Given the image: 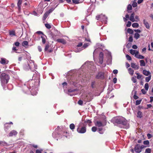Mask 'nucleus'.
Returning <instances> with one entry per match:
<instances>
[{
	"label": "nucleus",
	"instance_id": "60",
	"mask_svg": "<svg viewBox=\"0 0 153 153\" xmlns=\"http://www.w3.org/2000/svg\"><path fill=\"white\" fill-rule=\"evenodd\" d=\"M20 44V43L19 42H17L14 43V45L17 46L18 47L19 46V45Z\"/></svg>",
	"mask_w": 153,
	"mask_h": 153
},
{
	"label": "nucleus",
	"instance_id": "24",
	"mask_svg": "<svg viewBox=\"0 0 153 153\" xmlns=\"http://www.w3.org/2000/svg\"><path fill=\"white\" fill-rule=\"evenodd\" d=\"M143 74L146 76L150 75V73L149 71H147L146 70H143Z\"/></svg>",
	"mask_w": 153,
	"mask_h": 153
},
{
	"label": "nucleus",
	"instance_id": "44",
	"mask_svg": "<svg viewBox=\"0 0 153 153\" xmlns=\"http://www.w3.org/2000/svg\"><path fill=\"white\" fill-rule=\"evenodd\" d=\"M142 100H137L136 101V105H139L141 102Z\"/></svg>",
	"mask_w": 153,
	"mask_h": 153
},
{
	"label": "nucleus",
	"instance_id": "2",
	"mask_svg": "<svg viewBox=\"0 0 153 153\" xmlns=\"http://www.w3.org/2000/svg\"><path fill=\"white\" fill-rule=\"evenodd\" d=\"M0 78L2 85L3 86L8 83L9 79V76L5 73H2L0 75Z\"/></svg>",
	"mask_w": 153,
	"mask_h": 153
},
{
	"label": "nucleus",
	"instance_id": "14",
	"mask_svg": "<svg viewBox=\"0 0 153 153\" xmlns=\"http://www.w3.org/2000/svg\"><path fill=\"white\" fill-rule=\"evenodd\" d=\"M29 67H35L33 60H31L28 63Z\"/></svg>",
	"mask_w": 153,
	"mask_h": 153
},
{
	"label": "nucleus",
	"instance_id": "61",
	"mask_svg": "<svg viewBox=\"0 0 153 153\" xmlns=\"http://www.w3.org/2000/svg\"><path fill=\"white\" fill-rule=\"evenodd\" d=\"M141 91L142 92V93L144 94H145L146 93V92L145 90L144 89H143L141 90Z\"/></svg>",
	"mask_w": 153,
	"mask_h": 153
},
{
	"label": "nucleus",
	"instance_id": "62",
	"mask_svg": "<svg viewBox=\"0 0 153 153\" xmlns=\"http://www.w3.org/2000/svg\"><path fill=\"white\" fill-rule=\"evenodd\" d=\"M113 73L114 74H116L118 73V71L117 70H114L113 71Z\"/></svg>",
	"mask_w": 153,
	"mask_h": 153
},
{
	"label": "nucleus",
	"instance_id": "48",
	"mask_svg": "<svg viewBox=\"0 0 153 153\" xmlns=\"http://www.w3.org/2000/svg\"><path fill=\"white\" fill-rule=\"evenodd\" d=\"M131 80L134 83H136L137 81L136 79L134 77H132L131 78Z\"/></svg>",
	"mask_w": 153,
	"mask_h": 153
},
{
	"label": "nucleus",
	"instance_id": "12",
	"mask_svg": "<svg viewBox=\"0 0 153 153\" xmlns=\"http://www.w3.org/2000/svg\"><path fill=\"white\" fill-rule=\"evenodd\" d=\"M104 77V73L102 72L99 73L96 76V78L97 79H103Z\"/></svg>",
	"mask_w": 153,
	"mask_h": 153
},
{
	"label": "nucleus",
	"instance_id": "54",
	"mask_svg": "<svg viewBox=\"0 0 153 153\" xmlns=\"http://www.w3.org/2000/svg\"><path fill=\"white\" fill-rule=\"evenodd\" d=\"M126 57L127 59L128 60H131V56L128 54L126 55Z\"/></svg>",
	"mask_w": 153,
	"mask_h": 153
},
{
	"label": "nucleus",
	"instance_id": "47",
	"mask_svg": "<svg viewBox=\"0 0 153 153\" xmlns=\"http://www.w3.org/2000/svg\"><path fill=\"white\" fill-rule=\"evenodd\" d=\"M77 91L76 89H69L68 90V92L70 93L73 92H74Z\"/></svg>",
	"mask_w": 153,
	"mask_h": 153
},
{
	"label": "nucleus",
	"instance_id": "39",
	"mask_svg": "<svg viewBox=\"0 0 153 153\" xmlns=\"http://www.w3.org/2000/svg\"><path fill=\"white\" fill-rule=\"evenodd\" d=\"M151 149L150 148H147L146 149L145 153H151Z\"/></svg>",
	"mask_w": 153,
	"mask_h": 153
},
{
	"label": "nucleus",
	"instance_id": "19",
	"mask_svg": "<svg viewBox=\"0 0 153 153\" xmlns=\"http://www.w3.org/2000/svg\"><path fill=\"white\" fill-rule=\"evenodd\" d=\"M111 53H109V56L108 57V59L107 60V63L108 65L111 64Z\"/></svg>",
	"mask_w": 153,
	"mask_h": 153
},
{
	"label": "nucleus",
	"instance_id": "37",
	"mask_svg": "<svg viewBox=\"0 0 153 153\" xmlns=\"http://www.w3.org/2000/svg\"><path fill=\"white\" fill-rule=\"evenodd\" d=\"M82 45V42H80L78 43V45L76 46V49H75V50H76L77 49H79V48H78V47H79L81 46Z\"/></svg>",
	"mask_w": 153,
	"mask_h": 153
},
{
	"label": "nucleus",
	"instance_id": "57",
	"mask_svg": "<svg viewBox=\"0 0 153 153\" xmlns=\"http://www.w3.org/2000/svg\"><path fill=\"white\" fill-rule=\"evenodd\" d=\"M54 10V8H52L50 9L47 12V13H48L49 14L50 13H51Z\"/></svg>",
	"mask_w": 153,
	"mask_h": 153
},
{
	"label": "nucleus",
	"instance_id": "31",
	"mask_svg": "<svg viewBox=\"0 0 153 153\" xmlns=\"http://www.w3.org/2000/svg\"><path fill=\"white\" fill-rule=\"evenodd\" d=\"M72 2L75 4H78L80 3H81V1H80V0H72Z\"/></svg>",
	"mask_w": 153,
	"mask_h": 153
},
{
	"label": "nucleus",
	"instance_id": "13",
	"mask_svg": "<svg viewBox=\"0 0 153 153\" xmlns=\"http://www.w3.org/2000/svg\"><path fill=\"white\" fill-rule=\"evenodd\" d=\"M134 16L135 13L134 12H133L131 14L129 18L130 20L132 22H134L135 21L134 18Z\"/></svg>",
	"mask_w": 153,
	"mask_h": 153
},
{
	"label": "nucleus",
	"instance_id": "29",
	"mask_svg": "<svg viewBox=\"0 0 153 153\" xmlns=\"http://www.w3.org/2000/svg\"><path fill=\"white\" fill-rule=\"evenodd\" d=\"M132 26L134 28H137L139 27V25L137 23H134L132 24Z\"/></svg>",
	"mask_w": 153,
	"mask_h": 153
},
{
	"label": "nucleus",
	"instance_id": "23",
	"mask_svg": "<svg viewBox=\"0 0 153 153\" xmlns=\"http://www.w3.org/2000/svg\"><path fill=\"white\" fill-rule=\"evenodd\" d=\"M143 114L140 111H139L137 113V117L138 118H141L143 117Z\"/></svg>",
	"mask_w": 153,
	"mask_h": 153
},
{
	"label": "nucleus",
	"instance_id": "3",
	"mask_svg": "<svg viewBox=\"0 0 153 153\" xmlns=\"http://www.w3.org/2000/svg\"><path fill=\"white\" fill-rule=\"evenodd\" d=\"M96 19L97 20H98L100 19V20L102 22H103L105 23H106L107 22V18L105 16V15H103L101 14L100 15H97L96 16Z\"/></svg>",
	"mask_w": 153,
	"mask_h": 153
},
{
	"label": "nucleus",
	"instance_id": "21",
	"mask_svg": "<svg viewBox=\"0 0 153 153\" xmlns=\"http://www.w3.org/2000/svg\"><path fill=\"white\" fill-rule=\"evenodd\" d=\"M85 101L86 102H90L91 100V97H89L88 96H86L84 99Z\"/></svg>",
	"mask_w": 153,
	"mask_h": 153
},
{
	"label": "nucleus",
	"instance_id": "45",
	"mask_svg": "<svg viewBox=\"0 0 153 153\" xmlns=\"http://www.w3.org/2000/svg\"><path fill=\"white\" fill-rule=\"evenodd\" d=\"M143 143L144 144L146 145H149V142L148 140L144 141Z\"/></svg>",
	"mask_w": 153,
	"mask_h": 153
},
{
	"label": "nucleus",
	"instance_id": "8",
	"mask_svg": "<svg viewBox=\"0 0 153 153\" xmlns=\"http://www.w3.org/2000/svg\"><path fill=\"white\" fill-rule=\"evenodd\" d=\"M103 53L101 52L100 53L99 56V61L98 63L100 64H102L103 63Z\"/></svg>",
	"mask_w": 153,
	"mask_h": 153
},
{
	"label": "nucleus",
	"instance_id": "49",
	"mask_svg": "<svg viewBox=\"0 0 153 153\" xmlns=\"http://www.w3.org/2000/svg\"><path fill=\"white\" fill-rule=\"evenodd\" d=\"M131 23L130 21H128L127 22V23L126 24V26L128 27H130L131 25Z\"/></svg>",
	"mask_w": 153,
	"mask_h": 153
},
{
	"label": "nucleus",
	"instance_id": "34",
	"mask_svg": "<svg viewBox=\"0 0 153 153\" xmlns=\"http://www.w3.org/2000/svg\"><path fill=\"white\" fill-rule=\"evenodd\" d=\"M69 127L70 128L73 130L75 128V126L73 123H71L70 124Z\"/></svg>",
	"mask_w": 153,
	"mask_h": 153
},
{
	"label": "nucleus",
	"instance_id": "18",
	"mask_svg": "<svg viewBox=\"0 0 153 153\" xmlns=\"http://www.w3.org/2000/svg\"><path fill=\"white\" fill-rule=\"evenodd\" d=\"M143 22L146 28L147 29L149 28L150 27V26L148 22L146 21L145 19H144L143 20Z\"/></svg>",
	"mask_w": 153,
	"mask_h": 153
},
{
	"label": "nucleus",
	"instance_id": "35",
	"mask_svg": "<svg viewBox=\"0 0 153 153\" xmlns=\"http://www.w3.org/2000/svg\"><path fill=\"white\" fill-rule=\"evenodd\" d=\"M132 6L134 7H136L137 6V3L136 1L134 0L133 1Z\"/></svg>",
	"mask_w": 153,
	"mask_h": 153
},
{
	"label": "nucleus",
	"instance_id": "9",
	"mask_svg": "<svg viewBox=\"0 0 153 153\" xmlns=\"http://www.w3.org/2000/svg\"><path fill=\"white\" fill-rule=\"evenodd\" d=\"M8 62V60L5 58H1L0 61V63L3 65L7 64Z\"/></svg>",
	"mask_w": 153,
	"mask_h": 153
},
{
	"label": "nucleus",
	"instance_id": "32",
	"mask_svg": "<svg viewBox=\"0 0 153 153\" xmlns=\"http://www.w3.org/2000/svg\"><path fill=\"white\" fill-rule=\"evenodd\" d=\"M140 65L141 66H145V63L143 60H140Z\"/></svg>",
	"mask_w": 153,
	"mask_h": 153
},
{
	"label": "nucleus",
	"instance_id": "46",
	"mask_svg": "<svg viewBox=\"0 0 153 153\" xmlns=\"http://www.w3.org/2000/svg\"><path fill=\"white\" fill-rule=\"evenodd\" d=\"M135 22H138L139 21L140 19L139 18V16H136L135 17Z\"/></svg>",
	"mask_w": 153,
	"mask_h": 153
},
{
	"label": "nucleus",
	"instance_id": "7",
	"mask_svg": "<svg viewBox=\"0 0 153 153\" xmlns=\"http://www.w3.org/2000/svg\"><path fill=\"white\" fill-rule=\"evenodd\" d=\"M89 45V44L88 43H85L83 45L82 47L81 48H79L78 49H77L76 50H75V52H80L83 49H85L87 47H88Z\"/></svg>",
	"mask_w": 153,
	"mask_h": 153
},
{
	"label": "nucleus",
	"instance_id": "63",
	"mask_svg": "<svg viewBox=\"0 0 153 153\" xmlns=\"http://www.w3.org/2000/svg\"><path fill=\"white\" fill-rule=\"evenodd\" d=\"M95 84V82H92L91 83V86L92 88H94V85Z\"/></svg>",
	"mask_w": 153,
	"mask_h": 153
},
{
	"label": "nucleus",
	"instance_id": "51",
	"mask_svg": "<svg viewBox=\"0 0 153 153\" xmlns=\"http://www.w3.org/2000/svg\"><path fill=\"white\" fill-rule=\"evenodd\" d=\"M50 47V46L48 44H47L46 45L45 48V51H47L48 50V49Z\"/></svg>",
	"mask_w": 153,
	"mask_h": 153
},
{
	"label": "nucleus",
	"instance_id": "59",
	"mask_svg": "<svg viewBox=\"0 0 153 153\" xmlns=\"http://www.w3.org/2000/svg\"><path fill=\"white\" fill-rule=\"evenodd\" d=\"M113 82L115 84L117 82V79L116 77H114V78L113 80Z\"/></svg>",
	"mask_w": 153,
	"mask_h": 153
},
{
	"label": "nucleus",
	"instance_id": "43",
	"mask_svg": "<svg viewBox=\"0 0 153 153\" xmlns=\"http://www.w3.org/2000/svg\"><path fill=\"white\" fill-rule=\"evenodd\" d=\"M136 74L137 75V78L138 79H140L142 77V75H140L138 73H136Z\"/></svg>",
	"mask_w": 153,
	"mask_h": 153
},
{
	"label": "nucleus",
	"instance_id": "42",
	"mask_svg": "<svg viewBox=\"0 0 153 153\" xmlns=\"http://www.w3.org/2000/svg\"><path fill=\"white\" fill-rule=\"evenodd\" d=\"M149 87L148 84L147 83H146L144 87L146 90L147 91L148 90Z\"/></svg>",
	"mask_w": 153,
	"mask_h": 153
},
{
	"label": "nucleus",
	"instance_id": "56",
	"mask_svg": "<svg viewBox=\"0 0 153 153\" xmlns=\"http://www.w3.org/2000/svg\"><path fill=\"white\" fill-rule=\"evenodd\" d=\"M147 136L148 137V139H150L152 137V134H151L149 133H148L147 134Z\"/></svg>",
	"mask_w": 153,
	"mask_h": 153
},
{
	"label": "nucleus",
	"instance_id": "22",
	"mask_svg": "<svg viewBox=\"0 0 153 153\" xmlns=\"http://www.w3.org/2000/svg\"><path fill=\"white\" fill-rule=\"evenodd\" d=\"M138 52L137 51L133 50V49H131L130 50V53L132 55H134V56L135 57V55L137 53L136 52Z\"/></svg>",
	"mask_w": 153,
	"mask_h": 153
},
{
	"label": "nucleus",
	"instance_id": "11",
	"mask_svg": "<svg viewBox=\"0 0 153 153\" xmlns=\"http://www.w3.org/2000/svg\"><path fill=\"white\" fill-rule=\"evenodd\" d=\"M95 124L96 126L99 127L104 126V125L103 123L100 121H97Z\"/></svg>",
	"mask_w": 153,
	"mask_h": 153
},
{
	"label": "nucleus",
	"instance_id": "33",
	"mask_svg": "<svg viewBox=\"0 0 153 153\" xmlns=\"http://www.w3.org/2000/svg\"><path fill=\"white\" fill-rule=\"evenodd\" d=\"M151 77V75H149L148 77H146L145 79L146 82H148L150 80Z\"/></svg>",
	"mask_w": 153,
	"mask_h": 153
},
{
	"label": "nucleus",
	"instance_id": "38",
	"mask_svg": "<svg viewBox=\"0 0 153 153\" xmlns=\"http://www.w3.org/2000/svg\"><path fill=\"white\" fill-rule=\"evenodd\" d=\"M10 35L11 36H13L15 35V31H11L9 32Z\"/></svg>",
	"mask_w": 153,
	"mask_h": 153
},
{
	"label": "nucleus",
	"instance_id": "40",
	"mask_svg": "<svg viewBox=\"0 0 153 153\" xmlns=\"http://www.w3.org/2000/svg\"><path fill=\"white\" fill-rule=\"evenodd\" d=\"M45 27L48 29H49L51 28V25L48 23H46L45 24Z\"/></svg>",
	"mask_w": 153,
	"mask_h": 153
},
{
	"label": "nucleus",
	"instance_id": "41",
	"mask_svg": "<svg viewBox=\"0 0 153 153\" xmlns=\"http://www.w3.org/2000/svg\"><path fill=\"white\" fill-rule=\"evenodd\" d=\"M127 10H131L132 9V5L130 4L128 5L127 7Z\"/></svg>",
	"mask_w": 153,
	"mask_h": 153
},
{
	"label": "nucleus",
	"instance_id": "36",
	"mask_svg": "<svg viewBox=\"0 0 153 153\" xmlns=\"http://www.w3.org/2000/svg\"><path fill=\"white\" fill-rule=\"evenodd\" d=\"M140 35L139 34L137 33H136L134 34V37L136 39H137L140 37Z\"/></svg>",
	"mask_w": 153,
	"mask_h": 153
},
{
	"label": "nucleus",
	"instance_id": "50",
	"mask_svg": "<svg viewBox=\"0 0 153 153\" xmlns=\"http://www.w3.org/2000/svg\"><path fill=\"white\" fill-rule=\"evenodd\" d=\"M83 101L81 100H79L78 102V104L81 105H83Z\"/></svg>",
	"mask_w": 153,
	"mask_h": 153
},
{
	"label": "nucleus",
	"instance_id": "17",
	"mask_svg": "<svg viewBox=\"0 0 153 153\" xmlns=\"http://www.w3.org/2000/svg\"><path fill=\"white\" fill-rule=\"evenodd\" d=\"M136 53H136L137 54H136V55H135L136 57L137 58L139 59H144V57L143 56L139 54V52H136Z\"/></svg>",
	"mask_w": 153,
	"mask_h": 153
},
{
	"label": "nucleus",
	"instance_id": "5",
	"mask_svg": "<svg viewBox=\"0 0 153 153\" xmlns=\"http://www.w3.org/2000/svg\"><path fill=\"white\" fill-rule=\"evenodd\" d=\"M86 128L85 127L83 126L81 128L78 127L77 129V131L79 133L82 134L85 133L86 132Z\"/></svg>",
	"mask_w": 153,
	"mask_h": 153
},
{
	"label": "nucleus",
	"instance_id": "53",
	"mask_svg": "<svg viewBox=\"0 0 153 153\" xmlns=\"http://www.w3.org/2000/svg\"><path fill=\"white\" fill-rule=\"evenodd\" d=\"M97 129V128L96 127L94 126L93 127L91 128L92 131L93 132H95Z\"/></svg>",
	"mask_w": 153,
	"mask_h": 153
},
{
	"label": "nucleus",
	"instance_id": "28",
	"mask_svg": "<svg viewBox=\"0 0 153 153\" xmlns=\"http://www.w3.org/2000/svg\"><path fill=\"white\" fill-rule=\"evenodd\" d=\"M127 32L130 34H133L134 33V31L132 29L128 28L127 30Z\"/></svg>",
	"mask_w": 153,
	"mask_h": 153
},
{
	"label": "nucleus",
	"instance_id": "30",
	"mask_svg": "<svg viewBox=\"0 0 153 153\" xmlns=\"http://www.w3.org/2000/svg\"><path fill=\"white\" fill-rule=\"evenodd\" d=\"M22 44L23 46L26 47V46L28 45V42L27 41H24L22 42Z\"/></svg>",
	"mask_w": 153,
	"mask_h": 153
},
{
	"label": "nucleus",
	"instance_id": "16",
	"mask_svg": "<svg viewBox=\"0 0 153 153\" xmlns=\"http://www.w3.org/2000/svg\"><path fill=\"white\" fill-rule=\"evenodd\" d=\"M17 134L16 131L14 130H12L10 131L9 134V137H12L13 135H16Z\"/></svg>",
	"mask_w": 153,
	"mask_h": 153
},
{
	"label": "nucleus",
	"instance_id": "55",
	"mask_svg": "<svg viewBox=\"0 0 153 153\" xmlns=\"http://www.w3.org/2000/svg\"><path fill=\"white\" fill-rule=\"evenodd\" d=\"M136 92H135V94L133 96V97L135 100H137L138 98V97L136 95Z\"/></svg>",
	"mask_w": 153,
	"mask_h": 153
},
{
	"label": "nucleus",
	"instance_id": "25",
	"mask_svg": "<svg viewBox=\"0 0 153 153\" xmlns=\"http://www.w3.org/2000/svg\"><path fill=\"white\" fill-rule=\"evenodd\" d=\"M49 14L47 12L45 13L43 17V20H45L48 17Z\"/></svg>",
	"mask_w": 153,
	"mask_h": 153
},
{
	"label": "nucleus",
	"instance_id": "27",
	"mask_svg": "<svg viewBox=\"0 0 153 153\" xmlns=\"http://www.w3.org/2000/svg\"><path fill=\"white\" fill-rule=\"evenodd\" d=\"M128 71L129 74L131 75H133L134 74V71L131 68H130L128 69Z\"/></svg>",
	"mask_w": 153,
	"mask_h": 153
},
{
	"label": "nucleus",
	"instance_id": "15",
	"mask_svg": "<svg viewBox=\"0 0 153 153\" xmlns=\"http://www.w3.org/2000/svg\"><path fill=\"white\" fill-rule=\"evenodd\" d=\"M57 41L58 42L62 43L63 44H65L66 42V41L63 39H59L57 40Z\"/></svg>",
	"mask_w": 153,
	"mask_h": 153
},
{
	"label": "nucleus",
	"instance_id": "20",
	"mask_svg": "<svg viewBox=\"0 0 153 153\" xmlns=\"http://www.w3.org/2000/svg\"><path fill=\"white\" fill-rule=\"evenodd\" d=\"M22 0H19L17 3V6L19 10H21V5L22 2Z\"/></svg>",
	"mask_w": 153,
	"mask_h": 153
},
{
	"label": "nucleus",
	"instance_id": "4",
	"mask_svg": "<svg viewBox=\"0 0 153 153\" xmlns=\"http://www.w3.org/2000/svg\"><path fill=\"white\" fill-rule=\"evenodd\" d=\"M94 66V63L92 61H87L85 62L81 67H91Z\"/></svg>",
	"mask_w": 153,
	"mask_h": 153
},
{
	"label": "nucleus",
	"instance_id": "10",
	"mask_svg": "<svg viewBox=\"0 0 153 153\" xmlns=\"http://www.w3.org/2000/svg\"><path fill=\"white\" fill-rule=\"evenodd\" d=\"M135 151L137 153H139L141 152V150L139 144H137L136 145L135 147Z\"/></svg>",
	"mask_w": 153,
	"mask_h": 153
},
{
	"label": "nucleus",
	"instance_id": "6",
	"mask_svg": "<svg viewBox=\"0 0 153 153\" xmlns=\"http://www.w3.org/2000/svg\"><path fill=\"white\" fill-rule=\"evenodd\" d=\"M41 35V37L42 39V42L43 44H45L46 42V36L43 34V33L41 31H39V35Z\"/></svg>",
	"mask_w": 153,
	"mask_h": 153
},
{
	"label": "nucleus",
	"instance_id": "58",
	"mask_svg": "<svg viewBox=\"0 0 153 153\" xmlns=\"http://www.w3.org/2000/svg\"><path fill=\"white\" fill-rule=\"evenodd\" d=\"M133 37L131 36L129 38L128 41L129 42H131L133 41Z\"/></svg>",
	"mask_w": 153,
	"mask_h": 153
},
{
	"label": "nucleus",
	"instance_id": "26",
	"mask_svg": "<svg viewBox=\"0 0 153 153\" xmlns=\"http://www.w3.org/2000/svg\"><path fill=\"white\" fill-rule=\"evenodd\" d=\"M7 143L4 141H0V146H7Z\"/></svg>",
	"mask_w": 153,
	"mask_h": 153
},
{
	"label": "nucleus",
	"instance_id": "64",
	"mask_svg": "<svg viewBox=\"0 0 153 153\" xmlns=\"http://www.w3.org/2000/svg\"><path fill=\"white\" fill-rule=\"evenodd\" d=\"M134 31L135 32H137L136 33H140L141 32V30L139 29L134 30Z\"/></svg>",
	"mask_w": 153,
	"mask_h": 153
},
{
	"label": "nucleus",
	"instance_id": "1",
	"mask_svg": "<svg viewBox=\"0 0 153 153\" xmlns=\"http://www.w3.org/2000/svg\"><path fill=\"white\" fill-rule=\"evenodd\" d=\"M114 123L121 124L124 126L127 127L128 124L127 120L124 118L122 117H114L113 119Z\"/></svg>",
	"mask_w": 153,
	"mask_h": 153
},
{
	"label": "nucleus",
	"instance_id": "52",
	"mask_svg": "<svg viewBox=\"0 0 153 153\" xmlns=\"http://www.w3.org/2000/svg\"><path fill=\"white\" fill-rule=\"evenodd\" d=\"M84 123H88L89 124H91L92 123V122L91 120H87L85 121Z\"/></svg>",
	"mask_w": 153,
	"mask_h": 153
}]
</instances>
